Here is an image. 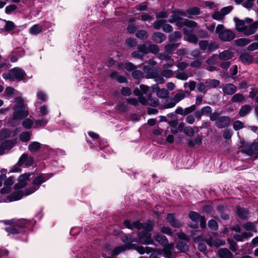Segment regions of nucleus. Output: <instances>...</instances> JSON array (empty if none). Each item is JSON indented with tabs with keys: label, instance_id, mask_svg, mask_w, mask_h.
Here are the masks:
<instances>
[{
	"label": "nucleus",
	"instance_id": "obj_1",
	"mask_svg": "<svg viewBox=\"0 0 258 258\" xmlns=\"http://www.w3.org/2000/svg\"><path fill=\"white\" fill-rule=\"evenodd\" d=\"M16 105L14 108V112L12 117L9 121V123L13 126H16L19 123H15V121L27 117L29 115V111L26 109V105L24 101L20 98H16Z\"/></svg>",
	"mask_w": 258,
	"mask_h": 258
},
{
	"label": "nucleus",
	"instance_id": "obj_2",
	"mask_svg": "<svg viewBox=\"0 0 258 258\" xmlns=\"http://www.w3.org/2000/svg\"><path fill=\"white\" fill-rule=\"evenodd\" d=\"M48 179L47 177L41 174L36 176L33 180L32 183L33 186L28 188H26L24 191L20 190L14 192L13 196L14 197V200H18L21 199L23 195L28 196L36 191L39 187V186Z\"/></svg>",
	"mask_w": 258,
	"mask_h": 258
},
{
	"label": "nucleus",
	"instance_id": "obj_3",
	"mask_svg": "<svg viewBox=\"0 0 258 258\" xmlns=\"http://www.w3.org/2000/svg\"><path fill=\"white\" fill-rule=\"evenodd\" d=\"M26 75L23 70L19 67H15L11 69L9 73L3 74L2 76L6 80L19 82L23 80Z\"/></svg>",
	"mask_w": 258,
	"mask_h": 258
},
{
	"label": "nucleus",
	"instance_id": "obj_4",
	"mask_svg": "<svg viewBox=\"0 0 258 258\" xmlns=\"http://www.w3.org/2000/svg\"><path fill=\"white\" fill-rule=\"evenodd\" d=\"M28 226L29 223L26 220L21 219L17 221L14 225L6 227L5 230L9 234H16L24 232Z\"/></svg>",
	"mask_w": 258,
	"mask_h": 258
},
{
	"label": "nucleus",
	"instance_id": "obj_5",
	"mask_svg": "<svg viewBox=\"0 0 258 258\" xmlns=\"http://www.w3.org/2000/svg\"><path fill=\"white\" fill-rule=\"evenodd\" d=\"M124 226L129 229L136 228L138 230L143 229V231H146L148 232L153 229V224L151 222L141 223L139 221H135L132 223L129 220H125L123 222Z\"/></svg>",
	"mask_w": 258,
	"mask_h": 258
},
{
	"label": "nucleus",
	"instance_id": "obj_6",
	"mask_svg": "<svg viewBox=\"0 0 258 258\" xmlns=\"http://www.w3.org/2000/svg\"><path fill=\"white\" fill-rule=\"evenodd\" d=\"M136 240L142 244L147 245L153 244V240L152 238L151 233L146 231H142L141 232H139Z\"/></svg>",
	"mask_w": 258,
	"mask_h": 258
},
{
	"label": "nucleus",
	"instance_id": "obj_7",
	"mask_svg": "<svg viewBox=\"0 0 258 258\" xmlns=\"http://www.w3.org/2000/svg\"><path fill=\"white\" fill-rule=\"evenodd\" d=\"M140 103L142 105H149L153 107L157 106L159 104V100L158 98L152 97L150 94L146 97L141 96L140 97Z\"/></svg>",
	"mask_w": 258,
	"mask_h": 258
},
{
	"label": "nucleus",
	"instance_id": "obj_8",
	"mask_svg": "<svg viewBox=\"0 0 258 258\" xmlns=\"http://www.w3.org/2000/svg\"><path fill=\"white\" fill-rule=\"evenodd\" d=\"M166 21L165 20H159L155 21L153 23L154 28L156 30H159L162 28L163 31L166 33H169L171 32L173 28L171 25L168 24H166Z\"/></svg>",
	"mask_w": 258,
	"mask_h": 258
},
{
	"label": "nucleus",
	"instance_id": "obj_9",
	"mask_svg": "<svg viewBox=\"0 0 258 258\" xmlns=\"http://www.w3.org/2000/svg\"><path fill=\"white\" fill-rule=\"evenodd\" d=\"M231 118L228 116H221L215 122V126L218 128H223L228 126L231 123Z\"/></svg>",
	"mask_w": 258,
	"mask_h": 258
},
{
	"label": "nucleus",
	"instance_id": "obj_10",
	"mask_svg": "<svg viewBox=\"0 0 258 258\" xmlns=\"http://www.w3.org/2000/svg\"><path fill=\"white\" fill-rule=\"evenodd\" d=\"M219 37L223 41H230L235 38V35L230 30L226 29L219 33Z\"/></svg>",
	"mask_w": 258,
	"mask_h": 258
},
{
	"label": "nucleus",
	"instance_id": "obj_11",
	"mask_svg": "<svg viewBox=\"0 0 258 258\" xmlns=\"http://www.w3.org/2000/svg\"><path fill=\"white\" fill-rule=\"evenodd\" d=\"M183 33L186 36V40L191 43L197 44L198 43L197 36L192 34V30L187 28H183Z\"/></svg>",
	"mask_w": 258,
	"mask_h": 258
},
{
	"label": "nucleus",
	"instance_id": "obj_12",
	"mask_svg": "<svg viewBox=\"0 0 258 258\" xmlns=\"http://www.w3.org/2000/svg\"><path fill=\"white\" fill-rule=\"evenodd\" d=\"M236 210V213L240 219L244 220L250 217V213L247 208L237 206Z\"/></svg>",
	"mask_w": 258,
	"mask_h": 258
},
{
	"label": "nucleus",
	"instance_id": "obj_13",
	"mask_svg": "<svg viewBox=\"0 0 258 258\" xmlns=\"http://www.w3.org/2000/svg\"><path fill=\"white\" fill-rule=\"evenodd\" d=\"M189 217L192 221V223L188 224V226L192 228H197L199 226L200 215L196 212L191 211L189 213Z\"/></svg>",
	"mask_w": 258,
	"mask_h": 258
},
{
	"label": "nucleus",
	"instance_id": "obj_14",
	"mask_svg": "<svg viewBox=\"0 0 258 258\" xmlns=\"http://www.w3.org/2000/svg\"><path fill=\"white\" fill-rule=\"evenodd\" d=\"M222 90L226 95H232L237 91V87L231 83L226 84L223 86Z\"/></svg>",
	"mask_w": 258,
	"mask_h": 258
},
{
	"label": "nucleus",
	"instance_id": "obj_15",
	"mask_svg": "<svg viewBox=\"0 0 258 258\" xmlns=\"http://www.w3.org/2000/svg\"><path fill=\"white\" fill-rule=\"evenodd\" d=\"M30 176L29 173L21 175L18 178V183L15 185L16 188H23L26 185L27 181L29 180Z\"/></svg>",
	"mask_w": 258,
	"mask_h": 258
},
{
	"label": "nucleus",
	"instance_id": "obj_16",
	"mask_svg": "<svg viewBox=\"0 0 258 258\" xmlns=\"http://www.w3.org/2000/svg\"><path fill=\"white\" fill-rule=\"evenodd\" d=\"M205 241L210 246H215L216 247H218L221 245H224L225 243V241L224 240H221L218 239H213L212 237L205 239Z\"/></svg>",
	"mask_w": 258,
	"mask_h": 258
},
{
	"label": "nucleus",
	"instance_id": "obj_17",
	"mask_svg": "<svg viewBox=\"0 0 258 258\" xmlns=\"http://www.w3.org/2000/svg\"><path fill=\"white\" fill-rule=\"evenodd\" d=\"M14 146V142L12 140H6L0 145V155L5 154V150H10Z\"/></svg>",
	"mask_w": 258,
	"mask_h": 258
},
{
	"label": "nucleus",
	"instance_id": "obj_18",
	"mask_svg": "<svg viewBox=\"0 0 258 258\" xmlns=\"http://www.w3.org/2000/svg\"><path fill=\"white\" fill-rule=\"evenodd\" d=\"M167 219L169 224L174 228H179L181 224L179 221L175 218L174 214L169 213L167 215Z\"/></svg>",
	"mask_w": 258,
	"mask_h": 258
},
{
	"label": "nucleus",
	"instance_id": "obj_19",
	"mask_svg": "<svg viewBox=\"0 0 258 258\" xmlns=\"http://www.w3.org/2000/svg\"><path fill=\"white\" fill-rule=\"evenodd\" d=\"M218 255L220 258H233L232 252L226 248H221L218 250Z\"/></svg>",
	"mask_w": 258,
	"mask_h": 258
},
{
	"label": "nucleus",
	"instance_id": "obj_20",
	"mask_svg": "<svg viewBox=\"0 0 258 258\" xmlns=\"http://www.w3.org/2000/svg\"><path fill=\"white\" fill-rule=\"evenodd\" d=\"M189 95L190 92L188 91L180 90L174 95L173 99L177 103L185 97L189 96Z\"/></svg>",
	"mask_w": 258,
	"mask_h": 258
},
{
	"label": "nucleus",
	"instance_id": "obj_21",
	"mask_svg": "<svg viewBox=\"0 0 258 258\" xmlns=\"http://www.w3.org/2000/svg\"><path fill=\"white\" fill-rule=\"evenodd\" d=\"M206 87L208 90L216 88L220 84V81L216 79H208L205 81Z\"/></svg>",
	"mask_w": 258,
	"mask_h": 258
},
{
	"label": "nucleus",
	"instance_id": "obj_22",
	"mask_svg": "<svg viewBox=\"0 0 258 258\" xmlns=\"http://www.w3.org/2000/svg\"><path fill=\"white\" fill-rule=\"evenodd\" d=\"M166 39L165 35L161 32H155L152 36L153 40L157 43H161Z\"/></svg>",
	"mask_w": 258,
	"mask_h": 258
},
{
	"label": "nucleus",
	"instance_id": "obj_23",
	"mask_svg": "<svg viewBox=\"0 0 258 258\" xmlns=\"http://www.w3.org/2000/svg\"><path fill=\"white\" fill-rule=\"evenodd\" d=\"M44 30V27L39 24H35L30 28L29 33L33 35H36L42 32Z\"/></svg>",
	"mask_w": 258,
	"mask_h": 258
},
{
	"label": "nucleus",
	"instance_id": "obj_24",
	"mask_svg": "<svg viewBox=\"0 0 258 258\" xmlns=\"http://www.w3.org/2000/svg\"><path fill=\"white\" fill-rule=\"evenodd\" d=\"M239 59L243 63L247 64L251 63L253 60L252 56L247 52L241 54Z\"/></svg>",
	"mask_w": 258,
	"mask_h": 258
},
{
	"label": "nucleus",
	"instance_id": "obj_25",
	"mask_svg": "<svg viewBox=\"0 0 258 258\" xmlns=\"http://www.w3.org/2000/svg\"><path fill=\"white\" fill-rule=\"evenodd\" d=\"M203 237L201 236H199L195 238V241L199 242L198 245V248L200 251L202 252H205L207 250V246L206 244L203 242Z\"/></svg>",
	"mask_w": 258,
	"mask_h": 258
},
{
	"label": "nucleus",
	"instance_id": "obj_26",
	"mask_svg": "<svg viewBox=\"0 0 258 258\" xmlns=\"http://www.w3.org/2000/svg\"><path fill=\"white\" fill-rule=\"evenodd\" d=\"M219 57L221 59L227 60L232 58L233 53L228 50H224L219 53Z\"/></svg>",
	"mask_w": 258,
	"mask_h": 258
},
{
	"label": "nucleus",
	"instance_id": "obj_27",
	"mask_svg": "<svg viewBox=\"0 0 258 258\" xmlns=\"http://www.w3.org/2000/svg\"><path fill=\"white\" fill-rule=\"evenodd\" d=\"M154 238L158 242L163 246H166L168 244V240L164 235L158 234L154 236Z\"/></svg>",
	"mask_w": 258,
	"mask_h": 258
},
{
	"label": "nucleus",
	"instance_id": "obj_28",
	"mask_svg": "<svg viewBox=\"0 0 258 258\" xmlns=\"http://www.w3.org/2000/svg\"><path fill=\"white\" fill-rule=\"evenodd\" d=\"M218 212L221 217L223 220H228L229 218V215L227 213V208L223 206H219L218 207Z\"/></svg>",
	"mask_w": 258,
	"mask_h": 258
},
{
	"label": "nucleus",
	"instance_id": "obj_29",
	"mask_svg": "<svg viewBox=\"0 0 258 258\" xmlns=\"http://www.w3.org/2000/svg\"><path fill=\"white\" fill-rule=\"evenodd\" d=\"M31 133L28 131H24L21 133L19 136L20 140L22 142H28L31 139Z\"/></svg>",
	"mask_w": 258,
	"mask_h": 258
},
{
	"label": "nucleus",
	"instance_id": "obj_30",
	"mask_svg": "<svg viewBox=\"0 0 258 258\" xmlns=\"http://www.w3.org/2000/svg\"><path fill=\"white\" fill-rule=\"evenodd\" d=\"M251 107L250 105L246 104L242 106L239 110V114L240 116L243 117L246 115L251 110Z\"/></svg>",
	"mask_w": 258,
	"mask_h": 258
},
{
	"label": "nucleus",
	"instance_id": "obj_31",
	"mask_svg": "<svg viewBox=\"0 0 258 258\" xmlns=\"http://www.w3.org/2000/svg\"><path fill=\"white\" fill-rule=\"evenodd\" d=\"M41 147V144L37 142H31L28 146V149L31 152L38 151Z\"/></svg>",
	"mask_w": 258,
	"mask_h": 258
},
{
	"label": "nucleus",
	"instance_id": "obj_32",
	"mask_svg": "<svg viewBox=\"0 0 258 258\" xmlns=\"http://www.w3.org/2000/svg\"><path fill=\"white\" fill-rule=\"evenodd\" d=\"M11 132L7 128H3L0 131V141L5 140L11 137Z\"/></svg>",
	"mask_w": 258,
	"mask_h": 258
},
{
	"label": "nucleus",
	"instance_id": "obj_33",
	"mask_svg": "<svg viewBox=\"0 0 258 258\" xmlns=\"http://www.w3.org/2000/svg\"><path fill=\"white\" fill-rule=\"evenodd\" d=\"M182 34L179 31H175L170 34L168 36V39L170 42H174L181 38Z\"/></svg>",
	"mask_w": 258,
	"mask_h": 258
},
{
	"label": "nucleus",
	"instance_id": "obj_34",
	"mask_svg": "<svg viewBox=\"0 0 258 258\" xmlns=\"http://www.w3.org/2000/svg\"><path fill=\"white\" fill-rule=\"evenodd\" d=\"M255 31V27L253 25V24H251L249 25H246L245 30H244L243 33L246 36H249L254 34Z\"/></svg>",
	"mask_w": 258,
	"mask_h": 258
},
{
	"label": "nucleus",
	"instance_id": "obj_35",
	"mask_svg": "<svg viewBox=\"0 0 258 258\" xmlns=\"http://www.w3.org/2000/svg\"><path fill=\"white\" fill-rule=\"evenodd\" d=\"M245 100L244 96L241 93L234 94L231 99V101L233 103L240 102Z\"/></svg>",
	"mask_w": 258,
	"mask_h": 258
},
{
	"label": "nucleus",
	"instance_id": "obj_36",
	"mask_svg": "<svg viewBox=\"0 0 258 258\" xmlns=\"http://www.w3.org/2000/svg\"><path fill=\"white\" fill-rule=\"evenodd\" d=\"M243 227L245 230L249 231L251 230L253 232H257V229L254 224L251 222H247L243 225Z\"/></svg>",
	"mask_w": 258,
	"mask_h": 258
},
{
	"label": "nucleus",
	"instance_id": "obj_37",
	"mask_svg": "<svg viewBox=\"0 0 258 258\" xmlns=\"http://www.w3.org/2000/svg\"><path fill=\"white\" fill-rule=\"evenodd\" d=\"M176 247L181 252H185L188 249L187 243L182 241H179L176 244Z\"/></svg>",
	"mask_w": 258,
	"mask_h": 258
},
{
	"label": "nucleus",
	"instance_id": "obj_38",
	"mask_svg": "<svg viewBox=\"0 0 258 258\" xmlns=\"http://www.w3.org/2000/svg\"><path fill=\"white\" fill-rule=\"evenodd\" d=\"M179 46L178 43H172L166 45L165 47V51L168 54H171Z\"/></svg>",
	"mask_w": 258,
	"mask_h": 258
},
{
	"label": "nucleus",
	"instance_id": "obj_39",
	"mask_svg": "<svg viewBox=\"0 0 258 258\" xmlns=\"http://www.w3.org/2000/svg\"><path fill=\"white\" fill-rule=\"evenodd\" d=\"M34 124V122L30 118H27L23 120L22 124V126L26 129H30Z\"/></svg>",
	"mask_w": 258,
	"mask_h": 258
},
{
	"label": "nucleus",
	"instance_id": "obj_40",
	"mask_svg": "<svg viewBox=\"0 0 258 258\" xmlns=\"http://www.w3.org/2000/svg\"><path fill=\"white\" fill-rule=\"evenodd\" d=\"M250 42V40L247 38H239L235 41V44L237 46H244Z\"/></svg>",
	"mask_w": 258,
	"mask_h": 258
},
{
	"label": "nucleus",
	"instance_id": "obj_41",
	"mask_svg": "<svg viewBox=\"0 0 258 258\" xmlns=\"http://www.w3.org/2000/svg\"><path fill=\"white\" fill-rule=\"evenodd\" d=\"M156 93L158 97L161 98H165L168 96L169 92L166 89H158V90L157 91Z\"/></svg>",
	"mask_w": 258,
	"mask_h": 258
},
{
	"label": "nucleus",
	"instance_id": "obj_42",
	"mask_svg": "<svg viewBox=\"0 0 258 258\" xmlns=\"http://www.w3.org/2000/svg\"><path fill=\"white\" fill-rule=\"evenodd\" d=\"M202 143V138L198 136L194 140H190L188 142V145L189 147H194L195 145H200Z\"/></svg>",
	"mask_w": 258,
	"mask_h": 258
},
{
	"label": "nucleus",
	"instance_id": "obj_43",
	"mask_svg": "<svg viewBox=\"0 0 258 258\" xmlns=\"http://www.w3.org/2000/svg\"><path fill=\"white\" fill-rule=\"evenodd\" d=\"M16 27V26L13 22L8 21L6 22L4 29L7 32H10L15 29Z\"/></svg>",
	"mask_w": 258,
	"mask_h": 258
},
{
	"label": "nucleus",
	"instance_id": "obj_44",
	"mask_svg": "<svg viewBox=\"0 0 258 258\" xmlns=\"http://www.w3.org/2000/svg\"><path fill=\"white\" fill-rule=\"evenodd\" d=\"M172 13L173 15L171 16L170 18L168 20V21L170 23H173L174 22L178 21L179 20H182V18L179 17L178 13L176 11H173Z\"/></svg>",
	"mask_w": 258,
	"mask_h": 258
},
{
	"label": "nucleus",
	"instance_id": "obj_45",
	"mask_svg": "<svg viewBox=\"0 0 258 258\" xmlns=\"http://www.w3.org/2000/svg\"><path fill=\"white\" fill-rule=\"evenodd\" d=\"M48 120L45 118L37 119L35 121L34 127H40L45 126L47 123Z\"/></svg>",
	"mask_w": 258,
	"mask_h": 258
},
{
	"label": "nucleus",
	"instance_id": "obj_46",
	"mask_svg": "<svg viewBox=\"0 0 258 258\" xmlns=\"http://www.w3.org/2000/svg\"><path fill=\"white\" fill-rule=\"evenodd\" d=\"M187 13L189 15H198L200 14V9L197 7H191L187 10Z\"/></svg>",
	"mask_w": 258,
	"mask_h": 258
},
{
	"label": "nucleus",
	"instance_id": "obj_47",
	"mask_svg": "<svg viewBox=\"0 0 258 258\" xmlns=\"http://www.w3.org/2000/svg\"><path fill=\"white\" fill-rule=\"evenodd\" d=\"M122 240L124 243L126 244H130L132 242L137 241L136 240L135 238L130 235H125L123 236L122 237Z\"/></svg>",
	"mask_w": 258,
	"mask_h": 258
},
{
	"label": "nucleus",
	"instance_id": "obj_48",
	"mask_svg": "<svg viewBox=\"0 0 258 258\" xmlns=\"http://www.w3.org/2000/svg\"><path fill=\"white\" fill-rule=\"evenodd\" d=\"M211 17L214 20L217 21H222L224 18L222 14L221 11L214 12L212 14Z\"/></svg>",
	"mask_w": 258,
	"mask_h": 258
},
{
	"label": "nucleus",
	"instance_id": "obj_49",
	"mask_svg": "<svg viewBox=\"0 0 258 258\" xmlns=\"http://www.w3.org/2000/svg\"><path fill=\"white\" fill-rule=\"evenodd\" d=\"M183 25H184L185 26L189 27V28H196L197 26L196 22L192 20H189L188 19L183 20Z\"/></svg>",
	"mask_w": 258,
	"mask_h": 258
},
{
	"label": "nucleus",
	"instance_id": "obj_50",
	"mask_svg": "<svg viewBox=\"0 0 258 258\" xmlns=\"http://www.w3.org/2000/svg\"><path fill=\"white\" fill-rule=\"evenodd\" d=\"M132 76L134 79L140 80L143 77V73L139 70H134L132 74Z\"/></svg>",
	"mask_w": 258,
	"mask_h": 258
},
{
	"label": "nucleus",
	"instance_id": "obj_51",
	"mask_svg": "<svg viewBox=\"0 0 258 258\" xmlns=\"http://www.w3.org/2000/svg\"><path fill=\"white\" fill-rule=\"evenodd\" d=\"M175 77L179 80H186L189 77V75L188 73L184 72H178L176 74Z\"/></svg>",
	"mask_w": 258,
	"mask_h": 258
},
{
	"label": "nucleus",
	"instance_id": "obj_52",
	"mask_svg": "<svg viewBox=\"0 0 258 258\" xmlns=\"http://www.w3.org/2000/svg\"><path fill=\"white\" fill-rule=\"evenodd\" d=\"M220 114V112H218L216 111H214V112H211L210 115L209 116L210 120L212 121L216 122L221 116Z\"/></svg>",
	"mask_w": 258,
	"mask_h": 258
},
{
	"label": "nucleus",
	"instance_id": "obj_53",
	"mask_svg": "<svg viewBox=\"0 0 258 258\" xmlns=\"http://www.w3.org/2000/svg\"><path fill=\"white\" fill-rule=\"evenodd\" d=\"M233 8L232 6H229L223 7L220 11L223 16L224 17L226 15L229 14L233 10Z\"/></svg>",
	"mask_w": 258,
	"mask_h": 258
},
{
	"label": "nucleus",
	"instance_id": "obj_54",
	"mask_svg": "<svg viewBox=\"0 0 258 258\" xmlns=\"http://www.w3.org/2000/svg\"><path fill=\"white\" fill-rule=\"evenodd\" d=\"M149 52H151L154 54L157 53L159 51V48L158 46L156 44H150L148 46Z\"/></svg>",
	"mask_w": 258,
	"mask_h": 258
},
{
	"label": "nucleus",
	"instance_id": "obj_55",
	"mask_svg": "<svg viewBox=\"0 0 258 258\" xmlns=\"http://www.w3.org/2000/svg\"><path fill=\"white\" fill-rule=\"evenodd\" d=\"M209 227L213 230H217L218 229V224L214 220H210L208 222Z\"/></svg>",
	"mask_w": 258,
	"mask_h": 258
},
{
	"label": "nucleus",
	"instance_id": "obj_56",
	"mask_svg": "<svg viewBox=\"0 0 258 258\" xmlns=\"http://www.w3.org/2000/svg\"><path fill=\"white\" fill-rule=\"evenodd\" d=\"M137 48L144 55L145 54L149 53L148 46H147L145 44L139 45L137 47Z\"/></svg>",
	"mask_w": 258,
	"mask_h": 258
},
{
	"label": "nucleus",
	"instance_id": "obj_57",
	"mask_svg": "<svg viewBox=\"0 0 258 258\" xmlns=\"http://www.w3.org/2000/svg\"><path fill=\"white\" fill-rule=\"evenodd\" d=\"M203 115L210 116L212 112V108L209 106H206L201 109Z\"/></svg>",
	"mask_w": 258,
	"mask_h": 258
},
{
	"label": "nucleus",
	"instance_id": "obj_58",
	"mask_svg": "<svg viewBox=\"0 0 258 258\" xmlns=\"http://www.w3.org/2000/svg\"><path fill=\"white\" fill-rule=\"evenodd\" d=\"M136 36L138 38L144 39L147 37V33L145 30H139L137 32Z\"/></svg>",
	"mask_w": 258,
	"mask_h": 258
},
{
	"label": "nucleus",
	"instance_id": "obj_59",
	"mask_svg": "<svg viewBox=\"0 0 258 258\" xmlns=\"http://www.w3.org/2000/svg\"><path fill=\"white\" fill-rule=\"evenodd\" d=\"M200 48L202 51H205L208 49L209 42L207 40H201L199 42Z\"/></svg>",
	"mask_w": 258,
	"mask_h": 258
},
{
	"label": "nucleus",
	"instance_id": "obj_60",
	"mask_svg": "<svg viewBox=\"0 0 258 258\" xmlns=\"http://www.w3.org/2000/svg\"><path fill=\"white\" fill-rule=\"evenodd\" d=\"M132 56L135 58H140L142 60H144L145 55L142 54L139 50L133 51L132 54Z\"/></svg>",
	"mask_w": 258,
	"mask_h": 258
},
{
	"label": "nucleus",
	"instance_id": "obj_61",
	"mask_svg": "<svg viewBox=\"0 0 258 258\" xmlns=\"http://www.w3.org/2000/svg\"><path fill=\"white\" fill-rule=\"evenodd\" d=\"M176 103L175 102L174 99L166 100L164 104L165 108H172L175 106Z\"/></svg>",
	"mask_w": 258,
	"mask_h": 258
},
{
	"label": "nucleus",
	"instance_id": "obj_62",
	"mask_svg": "<svg viewBox=\"0 0 258 258\" xmlns=\"http://www.w3.org/2000/svg\"><path fill=\"white\" fill-rule=\"evenodd\" d=\"M17 7L15 5L11 4L7 6L5 8V13L7 14H11L17 9Z\"/></svg>",
	"mask_w": 258,
	"mask_h": 258
},
{
	"label": "nucleus",
	"instance_id": "obj_63",
	"mask_svg": "<svg viewBox=\"0 0 258 258\" xmlns=\"http://www.w3.org/2000/svg\"><path fill=\"white\" fill-rule=\"evenodd\" d=\"M184 133L186 135L189 137H192L195 134V131L192 127L186 126L184 128Z\"/></svg>",
	"mask_w": 258,
	"mask_h": 258
},
{
	"label": "nucleus",
	"instance_id": "obj_64",
	"mask_svg": "<svg viewBox=\"0 0 258 258\" xmlns=\"http://www.w3.org/2000/svg\"><path fill=\"white\" fill-rule=\"evenodd\" d=\"M161 75L166 78H170L173 75V72L170 70L165 69L161 72Z\"/></svg>",
	"mask_w": 258,
	"mask_h": 258
}]
</instances>
